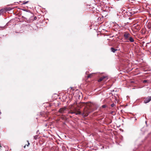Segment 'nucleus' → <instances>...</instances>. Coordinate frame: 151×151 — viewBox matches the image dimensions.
Wrapping results in <instances>:
<instances>
[{
  "mask_svg": "<svg viewBox=\"0 0 151 151\" xmlns=\"http://www.w3.org/2000/svg\"><path fill=\"white\" fill-rule=\"evenodd\" d=\"M81 106H85L86 107L84 108L82 115L84 116H87L89 113L90 112V107H91V105L90 103H87L82 102L81 103Z\"/></svg>",
  "mask_w": 151,
  "mask_h": 151,
  "instance_id": "nucleus-1",
  "label": "nucleus"
},
{
  "mask_svg": "<svg viewBox=\"0 0 151 151\" xmlns=\"http://www.w3.org/2000/svg\"><path fill=\"white\" fill-rule=\"evenodd\" d=\"M130 34L128 32H126L124 33V37L125 38V40H126L125 41L126 42H129L128 39L130 37Z\"/></svg>",
  "mask_w": 151,
  "mask_h": 151,
  "instance_id": "nucleus-2",
  "label": "nucleus"
},
{
  "mask_svg": "<svg viewBox=\"0 0 151 151\" xmlns=\"http://www.w3.org/2000/svg\"><path fill=\"white\" fill-rule=\"evenodd\" d=\"M66 108L64 107L63 108H60L58 111V112L61 114L64 113V111L66 110Z\"/></svg>",
  "mask_w": 151,
  "mask_h": 151,
  "instance_id": "nucleus-3",
  "label": "nucleus"
},
{
  "mask_svg": "<svg viewBox=\"0 0 151 151\" xmlns=\"http://www.w3.org/2000/svg\"><path fill=\"white\" fill-rule=\"evenodd\" d=\"M107 79V77L106 76H103L102 77L100 78L98 80V82H100L102 81H103L104 80V79Z\"/></svg>",
  "mask_w": 151,
  "mask_h": 151,
  "instance_id": "nucleus-4",
  "label": "nucleus"
},
{
  "mask_svg": "<svg viewBox=\"0 0 151 151\" xmlns=\"http://www.w3.org/2000/svg\"><path fill=\"white\" fill-rule=\"evenodd\" d=\"M151 100V96H149L147 97L144 100V103L145 104L148 103Z\"/></svg>",
  "mask_w": 151,
  "mask_h": 151,
  "instance_id": "nucleus-5",
  "label": "nucleus"
},
{
  "mask_svg": "<svg viewBox=\"0 0 151 151\" xmlns=\"http://www.w3.org/2000/svg\"><path fill=\"white\" fill-rule=\"evenodd\" d=\"M128 41L129 42H133L134 41V39L132 37H130L128 39Z\"/></svg>",
  "mask_w": 151,
  "mask_h": 151,
  "instance_id": "nucleus-6",
  "label": "nucleus"
},
{
  "mask_svg": "<svg viewBox=\"0 0 151 151\" xmlns=\"http://www.w3.org/2000/svg\"><path fill=\"white\" fill-rule=\"evenodd\" d=\"M111 51L113 52H115V51L117 50V49H115L113 47H111Z\"/></svg>",
  "mask_w": 151,
  "mask_h": 151,
  "instance_id": "nucleus-7",
  "label": "nucleus"
},
{
  "mask_svg": "<svg viewBox=\"0 0 151 151\" xmlns=\"http://www.w3.org/2000/svg\"><path fill=\"white\" fill-rule=\"evenodd\" d=\"M75 114L76 115L77 114H82L81 111H77L76 112V113H75Z\"/></svg>",
  "mask_w": 151,
  "mask_h": 151,
  "instance_id": "nucleus-8",
  "label": "nucleus"
},
{
  "mask_svg": "<svg viewBox=\"0 0 151 151\" xmlns=\"http://www.w3.org/2000/svg\"><path fill=\"white\" fill-rule=\"evenodd\" d=\"M93 73H91L88 75L87 76V78H91L92 76H93Z\"/></svg>",
  "mask_w": 151,
  "mask_h": 151,
  "instance_id": "nucleus-9",
  "label": "nucleus"
},
{
  "mask_svg": "<svg viewBox=\"0 0 151 151\" xmlns=\"http://www.w3.org/2000/svg\"><path fill=\"white\" fill-rule=\"evenodd\" d=\"M27 143H28V144H27V145H25L24 146V148H25L26 147V146H27V147H28V146H29V145L30 144H29V141H27Z\"/></svg>",
  "mask_w": 151,
  "mask_h": 151,
  "instance_id": "nucleus-10",
  "label": "nucleus"
},
{
  "mask_svg": "<svg viewBox=\"0 0 151 151\" xmlns=\"http://www.w3.org/2000/svg\"><path fill=\"white\" fill-rule=\"evenodd\" d=\"M116 104L114 103H113L111 105L112 107H114L115 106Z\"/></svg>",
  "mask_w": 151,
  "mask_h": 151,
  "instance_id": "nucleus-11",
  "label": "nucleus"
},
{
  "mask_svg": "<svg viewBox=\"0 0 151 151\" xmlns=\"http://www.w3.org/2000/svg\"><path fill=\"white\" fill-rule=\"evenodd\" d=\"M76 113V112H74L73 111H72V110H71V111H70L69 112V113L71 114H75Z\"/></svg>",
  "mask_w": 151,
  "mask_h": 151,
  "instance_id": "nucleus-12",
  "label": "nucleus"
},
{
  "mask_svg": "<svg viewBox=\"0 0 151 151\" xmlns=\"http://www.w3.org/2000/svg\"><path fill=\"white\" fill-rule=\"evenodd\" d=\"M12 9L10 7H8V8H6L7 10H8V11L11 10Z\"/></svg>",
  "mask_w": 151,
  "mask_h": 151,
  "instance_id": "nucleus-13",
  "label": "nucleus"
},
{
  "mask_svg": "<svg viewBox=\"0 0 151 151\" xmlns=\"http://www.w3.org/2000/svg\"><path fill=\"white\" fill-rule=\"evenodd\" d=\"M106 106L105 105H104L102 106V107L103 108H105Z\"/></svg>",
  "mask_w": 151,
  "mask_h": 151,
  "instance_id": "nucleus-14",
  "label": "nucleus"
},
{
  "mask_svg": "<svg viewBox=\"0 0 151 151\" xmlns=\"http://www.w3.org/2000/svg\"><path fill=\"white\" fill-rule=\"evenodd\" d=\"M29 1H23V4H25L28 3Z\"/></svg>",
  "mask_w": 151,
  "mask_h": 151,
  "instance_id": "nucleus-15",
  "label": "nucleus"
},
{
  "mask_svg": "<svg viewBox=\"0 0 151 151\" xmlns=\"http://www.w3.org/2000/svg\"><path fill=\"white\" fill-rule=\"evenodd\" d=\"M77 111V109L76 108H74V111H73L74 112H76Z\"/></svg>",
  "mask_w": 151,
  "mask_h": 151,
  "instance_id": "nucleus-16",
  "label": "nucleus"
},
{
  "mask_svg": "<svg viewBox=\"0 0 151 151\" xmlns=\"http://www.w3.org/2000/svg\"><path fill=\"white\" fill-rule=\"evenodd\" d=\"M147 82V81L146 80H144L143 81V83H146Z\"/></svg>",
  "mask_w": 151,
  "mask_h": 151,
  "instance_id": "nucleus-17",
  "label": "nucleus"
},
{
  "mask_svg": "<svg viewBox=\"0 0 151 151\" xmlns=\"http://www.w3.org/2000/svg\"><path fill=\"white\" fill-rule=\"evenodd\" d=\"M34 19L35 20H36L37 19V17H35L34 18Z\"/></svg>",
  "mask_w": 151,
  "mask_h": 151,
  "instance_id": "nucleus-18",
  "label": "nucleus"
},
{
  "mask_svg": "<svg viewBox=\"0 0 151 151\" xmlns=\"http://www.w3.org/2000/svg\"><path fill=\"white\" fill-rule=\"evenodd\" d=\"M1 13H2V12H1V11H0V15H1Z\"/></svg>",
  "mask_w": 151,
  "mask_h": 151,
  "instance_id": "nucleus-19",
  "label": "nucleus"
},
{
  "mask_svg": "<svg viewBox=\"0 0 151 151\" xmlns=\"http://www.w3.org/2000/svg\"><path fill=\"white\" fill-rule=\"evenodd\" d=\"M113 113H114V112L113 111H112L111 112V114H113Z\"/></svg>",
  "mask_w": 151,
  "mask_h": 151,
  "instance_id": "nucleus-20",
  "label": "nucleus"
},
{
  "mask_svg": "<svg viewBox=\"0 0 151 151\" xmlns=\"http://www.w3.org/2000/svg\"><path fill=\"white\" fill-rule=\"evenodd\" d=\"M131 14H133L134 13H132H132H131Z\"/></svg>",
  "mask_w": 151,
  "mask_h": 151,
  "instance_id": "nucleus-21",
  "label": "nucleus"
}]
</instances>
